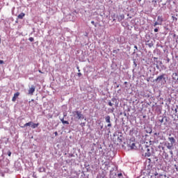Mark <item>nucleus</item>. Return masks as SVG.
Here are the masks:
<instances>
[{"label":"nucleus","instance_id":"27","mask_svg":"<svg viewBox=\"0 0 178 178\" xmlns=\"http://www.w3.org/2000/svg\"><path fill=\"white\" fill-rule=\"evenodd\" d=\"M161 123H163V118H162L161 120H160Z\"/></svg>","mask_w":178,"mask_h":178},{"label":"nucleus","instance_id":"23","mask_svg":"<svg viewBox=\"0 0 178 178\" xmlns=\"http://www.w3.org/2000/svg\"><path fill=\"white\" fill-rule=\"evenodd\" d=\"M81 72H78V74H77V76H78V77H81Z\"/></svg>","mask_w":178,"mask_h":178},{"label":"nucleus","instance_id":"19","mask_svg":"<svg viewBox=\"0 0 178 178\" xmlns=\"http://www.w3.org/2000/svg\"><path fill=\"white\" fill-rule=\"evenodd\" d=\"M104 165H105V166H109V162L105 161Z\"/></svg>","mask_w":178,"mask_h":178},{"label":"nucleus","instance_id":"26","mask_svg":"<svg viewBox=\"0 0 178 178\" xmlns=\"http://www.w3.org/2000/svg\"><path fill=\"white\" fill-rule=\"evenodd\" d=\"M111 101H112L113 102H115V101H116V99H115V98H113V99H111Z\"/></svg>","mask_w":178,"mask_h":178},{"label":"nucleus","instance_id":"3","mask_svg":"<svg viewBox=\"0 0 178 178\" xmlns=\"http://www.w3.org/2000/svg\"><path fill=\"white\" fill-rule=\"evenodd\" d=\"M168 140L170 142L171 145H170V144L168 143V145L167 146V148L168 149H171L172 147H173V145L175 144V143H176V140L173 137L168 138Z\"/></svg>","mask_w":178,"mask_h":178},{"label":"nucleus","instance_id":"8","mask_svg":"<svg viewBox=\"0 0 178 178\" xmlns=\"http://www.w3.org/2000/svg\"><path fill=\"white\" fill-rule=\"evenodd\" d=\"M20 95V92H17L16 93L14 94V96L13 97L12 101L13 102H15L17 98Z\"/></svg>","mask_w":178,"mask_h":178},{"label":"nucleus","instance_id":"14","mask_svg":"<svg viewBox=\"0 0 178 178\" xmlns=\"http://www.w3.org/2000/svg\"><path fill=\"white\" fill-rule=\"evenodd\" d=\"M38 126H40L39 123L35 124V123L33 122L31 127H32L33 129H37V127H38Z\"/></svg>","mask_w":178,"mask_h":178},{"label":"nucleus","instance_id":"31","mask_svg":"<svg viewBox=\"0 0 178 178\" xmlns=\"http://www.w3.org/2000/svg\"><path fill=\"white\" fill-rule=\"evenodd\" d=\"M38 72H39V73H42V74L44 73L43 72H42V71L40 70H38Z\"/></svg>","mask_w":178,"mask_h":178},{"label":"nucleus","instance_id":"32","mask_svg":"<svg viewBox=\"0 0 178 178\" xmlns=\"http://www.w3.org/2000/svg\"><path fill=\"white\" fill-rule=\"evenodd\" d=\"M155 136H159V134L155 133Z\"/></svg>","mask_w":178,"mask_h":178},{"label":"nucleus","instance_id":"6","mask_svg":"<svg viewBox=\"0 0 178 178\" xmlns=\"http://www.w3.org/2000/svg\"><path fill=\"white\" fill-rule=\"evenodd\" d=\"M105 120L106 123H108L107 125L108 127H112V124H111V116L109 115L106 116Z\"/></svg>","mask_w":178,"mask_h":178},{"label":"nucleus","instance_id":"25","mask_svg":"<svg viewBox=\"0 0 178 178\" xmlns=\"http://www.w3.org/2000/svg\"><path fill=\"white\" fill-rule=\"evenodd\" d=\"M158 28L154 29V33H158Z\"/></svg>","mask_w":178,"mask_h":178},{"label":"nucleus","instance_id":"9","mask_svg":"<svg viewBox=\"0 0 178 178\" xmlns=\"http://www.w3.org/2000/svg\"><path fill=\"white\" fill-rule=\"evenodd\" d=\"M163 79H165V74H163L159 76L155 79V81H161V80H162Z\"/></svg>","mask_w":178,"mask_h":178},{"label":"nucleus","instance_id":"34","mask_svg":"<svg viewBox=\"0 0 178 178\" xmlns=\"http://www.w3.org/2000/svg\"><path fill=\"white\" fill-rule=\"evenodd\" d=\"M134 48L136 49H138V47H137V46H134Z\"/></svg>","mask_w":178,"mask_h":178},{"label":"nucleus","instance_id":"35","mask_svg":"<svg viewBox=\"0 0 178 178\" xmlns=\"http://www.w3.org/2000/svg\"><path fill=\"white\" fill-rule=\"evenodd\" d=\"M116 19L113 18V22H115Z\"/></svg>","mask_w":178,"mask_h":178},{"label":"nucleus","instance_id":"21","mask_svg":"<svg viewBox=\"0 0 178 178\" xmlns=\"http://www.w3.org/2000/svg\"><path fill=\"white\" fill-rule=\"evenodd\" d=\"M29 40L31 41V42H33V41H34V38H29Z\"/></svg>","mask_w":178,"mask_h":178},{"label":"nucleus","instance_id":"10","mask_svg":"<svg viewBox=\"0 0 178 178\" xmlns=\"http://www.w3.org/2000/svg\"><path fill=\"white\" fill-rule=\"evenodd\" d=\"M118 22H122V20H124V15L123 14L118 15Z\"/></svg>","mask_w":178,"mask_h":178},{"label":"nucleus","instance_id":"30","mask_svg":"<svg viewBox=\"0 0 178 178\" xmlns=\"http://www.w3.org/2000/svg\"><path fill=\"white\" fill-rule=\"evenodd\" d=\"M77 69H78V72H79V73H80V69H79V67H77Z\"/></svg>","mask_w":178,"mask_h":178},{"label":"nucleus","instance_id":"7","mask_svg":"<svg viewBox=\"0 0 178 178\" xmlns=\"http://www.w3.org/2000/svg\"><path fill=\"white\" fill-rule=\"evenodd\" d=\"M145 156H151V149H149V147H146V152L145 153Z\"/></svg>","mask_w":178,"mask_h":178},{"label":"nucleus","instance_id":"20","mask_svg":"<svg viewBox=\"0 0 178 178\" xmlns=\"http://www.w3.org/2000/svg\"><path fill=\"white\" fill-rule=\"evenodd\" d=\"M109 106H113V103L112 102H108Z\"/></svg>","mask_w":178,"mask_h":178},{"label":"nucleus","instance_id":"11","mask_svg":"<svg viewBox=\"0 0 178 178\" xmlns=\"http://www.w3.org/2000/svg\"><path fill=\"white\" fill-rule=\"evenodd\" d=\"M117 141L118 143H119V144H122L123 143V136H118L117 138Z\"/></svg>","mask_w":178,"mask_h":178},{"label":"nucleus","instance_id":"4","mask_svg":"<svg viewBox=\"0 0 178 178\" xmlns=\"http://www.w3.org/2000/svg\"><path fill=\"white\" fill-rule=\"evenodd\" d=\"M35 92V86H34V85H32L28 90V94L29 95H33Z\"/></svg>","mask_w":178,"mask_h":178},{"label":"nucleus","instance_id":"2","mask_svg":"<svg viewBox=\"0 0 178 178\" xmlns=\"http://www.w3.org/2000/svg\"><path fill=\"white\" fill-rule=\"evenodd\" d=\"M163 22V17L162 16H158L157 22H154V27L156 26H162V23Z\"/></svg>","mask_w":178,"mask_h":178},{"label":"nucleus","instance_id":"18","mask_svg":"<svg viewBox=\"0 0 178 178\" xmlns=\"http://www.w3.org/2000/svg\"><path fill=\"white\" fill-rule=\"evenodd\" d=\"M119 51H120V49H117L116 50H113V54H118V52H119Z\"/></svg>","mask_w":178,"mask_h":178},{"label":"nucleus","instance_id":"36","mask_svg":"<svg viewBox=\"0 0 178 178\" xmlns=\"http://www.w3.org/2000/svg\"><path fill=\"white\" fill-rule=\"evenodd\" d=\"M113 17H116V15H113Z\"/></svg>","mask_w":178,"mask_h":178},{"label":"nucleus","instance_id":"33","mask_svg":"<svg viewBox=\"0 0 178 178\" xmlns=\"http://www.w3.org/2000/svg\"><path fill=\"white\" fill-rule=\"evenodd\" d=\"M154 176H158V172H156V173L154 174Z\"/></svg>","mask_w":178,"mask_h":178},{"label":"nucleus","instance_id":"24","mask_svg":"<svg viewBox=\"0 0 178 178\" xmlns=\"http://www.w3.org/2000/svg\"><path fill=\"white\" fill-rule=\"evenodd\" d=\"M3 63H5L3 62V60H0V65H3Z\"/></svg>","mask_w":178,"mask_h":178},{"label":"nucleus","instance_id":"16","mask_svg":"<svg viewBox=\"0 0 178 178\" xmlns=\"http://www.w3.org/2000/svg\"><path fill=\"white\" fill-rule=\"evenodd\" d=\"M30 106H35V101H34V99H31V102H29Z\"/></svg>","mask_w":178,"mask_h":178},{"label":"nucleus","instance_id":"12","mask_svg":"<svg viewBox=\"0 0 178 178\" xmlns=\"http://www.w3.org/2000/svg\"><path fill=\"white\" fill-rule=\"evenodd\" d=\"M26 16V14H24V13H21L18 16L17 18L18 19H23V17H24Z\"/></svg>","mask_w":178,"mask_h":178},{"label":"nucleus","instance_id":"13","mask_svg":"<svg viewBox=\"0 0 178 178\" xmlns=\"http://www.w3.org/2000/svg\"><path fill=\"white\" fill-rule=\"evenodd\" d=\"M172 79H173V80L178 81V74H177V73L175 72V73L172 74Z\"/></svg>","mask_w":178,"mask_h":178},{"label":"nucleus","instance_id":"15","mask_svg":"<svg viewBox=\"0 0 178 178\" xmlns=\"http://www.w3.org/2000/svg\"><path fill=\"white\" fill-rule=\"evenodd\" d=\"M33 124V122H26V124H24V127H31Z\"/></svg>","mask_w":178,"mask_h":178},{"label":"nucleus","instance_id":"22","mask_svg":"<svg viewBox=\"0 0 178 178\" xmlns=\"http://www.w3.org/2000/svg\"><path fill=\"white\" fill-rule=\"evenodd\" d=\"M8 156H10L12 155V152L10 151L8 152Z\"/></svg>","mask_w":178,"mask_h":178},{"label":"nucleus","instance_id":"29","mask_svg":"<svg viewBox=\"0 0 178 178\" xmlns=\"http://www.w3.org/2000/svg\"><path fill=\"white\" fill-rule=\"evenodd\" d=\"M91 24H95V22L94 21H92V22H91Z\"/></svg>","mask_w":178,"mask_h":178},{"label":"nucleus","instance_id":"5","mask_svg":"<svg viewBox=\"0 0 178 178\" xmlns=\"http://www.w3.org/2000/svg\"><path fill=\"white\" fill-rule=\"evenodd\" d=\"M128 146L129 147V148H131V149H136V148H137V147L136 146V143H134V142L131 140H130L128 143Z\"/></svg>","mask_w":178,"mask_h":178},{"label":"nucleus","instance_id":"1","mask_svg":"<svg viewBox=\"0 0 178 178\" xmlns=\"http://www.w3.org/2000/svg\"><path fill=\"white\" fill-rule=\"evenodd\" d=\"M72 115H74V117L75 119H78L79 120H83L84 119V115L83 113H81V111H76L72 112Z\"/></svg>","mask_w":178,"mask_h":178},{"label":"nucleus","instance_id":"17","mask_svg":"<svg viewBox=\"0 0 178 178\" xmlns=\"http://www.w3.org/2000/svg\"><path fill=\"white\" fill-rule=\"evenodd\" d=\"M60 120L63 124H69V121H65V120H63V118Z\"/></svg>","mask_w":178,"mask_h":178},{"label":"nucleus","instance_id":"28","mask_svg":"<svg viewBox=\"0 0 178 178\" xmlns=\"http://www.w3.org/2000/svg\"><path fill=\"white\" fill-rule=\"evenodd\" d=\"M55 136H58V131L54 132Z\"/></svg>","mask_w":178,"mask_h":178}]
</instances>
